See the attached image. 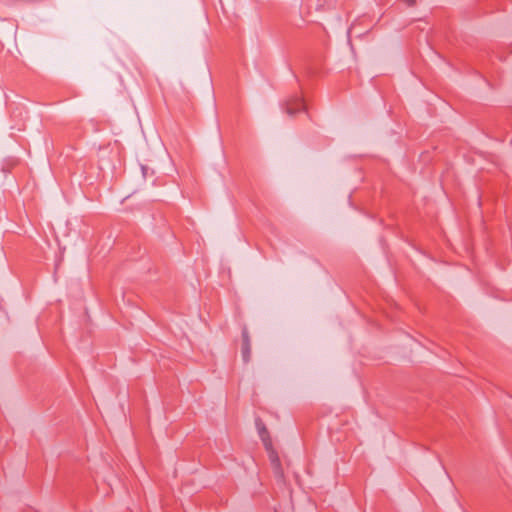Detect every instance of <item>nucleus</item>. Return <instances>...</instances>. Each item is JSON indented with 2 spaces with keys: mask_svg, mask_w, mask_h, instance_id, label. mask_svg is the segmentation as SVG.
Instances as JSON below:
<instances>
[{
  "mask_svg": "<svg viewBox=\"0 0 512 512\" xmlns=\"http://www.w3.org/2000/svg\"><path fill=\"white\" fill-rule=\"evenodd\" d=\"M408 6H413L415 4V0H403Z\"/></svg>",
  "mask_w": 512,
  "mask_h": 512,
  "instance_id": "39448f33",
  "label": "nucleus"
},
{
  "mask_svg": "<svg viewBox=\"0 0 512 512\" xmlns=\"http://www.w3.org/2000/svg\"><path fill=\"white\" fill-rule=\"evenodd\" d=\"M257 427H258L261 439L263 440L266 448H268V446H270L271 443L268 438V431H267L266 427L262 423H257Z\"/></svg>",
  "mask_w": 512,
  "mask_h": 512,
  "instance_id": "20e7f679",
  "label": "nucleus"
},
{
  "mask_svg": "<svg viewBox=\"0 0 512 512\" xmlns=\"http://www.w3.org/2000/svg\"><path fill=\"white\" fill-rule=\"evenodd\" d=\"M304 108H305L304 101L299 96H295L286 102V112L289 115H294L295 113L303 110Z\"/></svg>",
  "mask_w": 512,
  "mask_h": 512,
  "instance_id": "f257e3e1",
  "label": "nucleus"
},
{
  "mask_svg": "<svg viewBox=\"0 0 512 512\" xmlns=\"http://www.w3.org/2000/svg\"><path fill=\"white\" fill-rule=\"evenodd\" d=\"M269 458H270L271 464L274 468V473L276 474V476L282 478L283 471L281 468L280 459H279L278 455L276 454V452L272 451L269 455Z\"/></svg>",
  "mask_w": 512,
  "mask_h": 512,
  "instance_id": "7ed1b4c3",
  "label": "nucleus"
},
{
  "mask_svg": "<svg viewBox=\"0 0 512 512\" xmlns=\"http://www.w3.org/2000/svg\"><path fill=\"white\" fill-rule=\"evenodd\" d=\"M242 358L244 362H249L251 357V341L246 329L242 332Z\"/></svg>",
  "mask_w": 512,
  "mask_h": 512,
  "instance_id": "f03ea898",
  "label": "nucleus"
}]
</instances>
